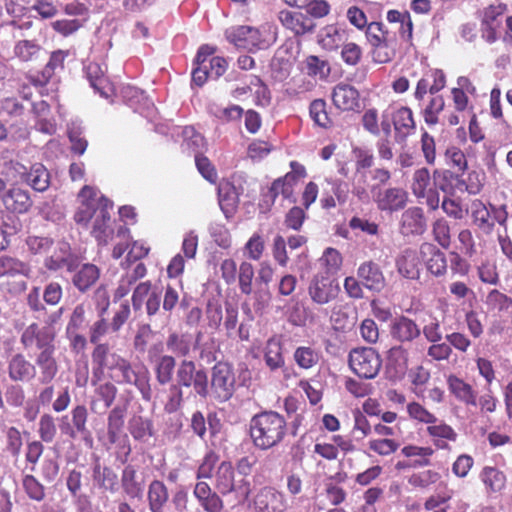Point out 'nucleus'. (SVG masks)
Instances as JSON below:
<instances>
[{"mask_svg":"<svg viewBox=\"0 0 512 512\" xmlns=\"http://www.w3.org/2000/svg\"><path fill=\"white\" fill-rule=\"evenodd\" d=\"M407 414L410 419L427 426L436 421V415L416 401L407 404Z\"/></svg>","mask_w":512,"mask_h":512,"instance_id":"nucleus-64","label":"nucleus"},{"mask_svg":"<svg viewBox=\"0 0 512 512\" xmlns=\"http://www.w3.org/2000/svg\"><path fill=\"white\" fill-rule=\"evenodd\" d=\"M389 332L391 338L401 345L413 343L421 336L419 324L405 315H398L391 320Z\"/></svg>","mask_w":512,"mask_h":512,"instance_id":"nucleus-16","label":"nucleus"},{"mask_svg":"<svg viewBox=\"0 0 512 512\" xmlns=\"http://www.w3.org/2000/svg\"><path fill=\"white\" fill-rule=\"evenodd\" d=\"M56 331L51 326H40L37 323L28 325L21 334L20 342L25 350H38V354L56 352Z\"/></svg>","mask_w":512,"mask_h":512,"instance_id":"nucleus-6","label":"nucleus"},{"mask_svg":"<svg viewBox=\"0 0 512 512\" xmlns=\"http://www.w3.org/2000/svg\"><path fill=\"white\" fill-rule=\"evenodd\" d=\"M249 433L255 447L268 450L283 441L287 434V423L279 413L263 411L251 418Z\"/></svg>","mask_w":512,"mask_h":512,"instance_id":"nucleus-2","label":"nucleus"},{"mask_svg":"<svg viewBox=\"0 0 512 512\" xmlns=\"http://www.w3.org/2000/svg\"><path fill=\"white\" fill-rule=\"evenodd\" d=\"M43 49L37 40L23 39L15 43L13 48L14 56L20 62H32L40 58Z\"/></svg>","mask_w":512,"mask_h":512,"instance_id":"nucleus-49","label":"nucleus"},{"mask_svg":"<svg viewBox=\"0 0 512 512\" xmlns=\"http://www.w3.org/2000/svg\"><path fill=\"white\" fill-rule=\"evenodd\" d=\"M480 478L488 495L500 493L506 487V475L496 467L485 466L480 473Z\"/></svg>","mask_w":512,"mask_h":512,"instance_id":"nucleus-44","label":"nucleus"},{"mask_svg":"<svg viewBox=\"0 0 512 512\" xmlns=\"http://www.w3.org/2000/svg\"><path fill=\"white\" fill-rule=\"evenodd\" d=\"M193 496L205 512H222L225 508L221 495L205 481L195 484Z\"/></svg>","mask_w":512,"mask_h":512,"instance_id":"nucleus-23","label":"nucleus"},{"mask_svg":"<svg viewBox=\"0 0 512 512\" xmlns=\"http://www.w3.org/2000/svg\"><path fill=\"white\" fill-rule=\"evenodd\" d=\"M339 291L337 280L328 273L318 272L308 285V294L312 302L318 305H325L335 300Z\"/></svg>","mask_w":512,"mask_h":512,"instance_id":"nucleus-11","label":"nucleus"},{"mask_svg":"<svg viewBox=\"0 0 512 512\" xmlns=\"http://www.w3.org/2000/svg\"><path fill=\"white\" fill-rule=\"evenodd\" d=\"M100 270L94 264H84L77 270L73 277V285L82 293L88 291L99 279Z\"/></svg>","mask_w":512,"mask_h":512,"instance_id":"nucleus-45","label":"nucleus"},{"mask_svg":"<svg viewBox=\"0 0 512 512\" xmlns=\"http://www.w3.org/2000/svg\"><path fill=\"white\" fill-rule=\"evenodd\" d=\"M254 276L253 265L247 261L241 262L238 269V285L242 294L250 295L252 293Z\"/></svg>","mask_w":512,"mask_h":512,"instance_id":"nucleus-62","label":"nucleus"},{"mask_svg":"<svg viewBox=\"0 0 512 512\" xmlns=\"http://www.w3.org/2000/svg\"><path fill=\"white\" fill-rule=\"evenodd\" d=\"M357 277L364 287L380 292L385 287V277L380 266L372 260L360 264Z\"/></svg>","mask_w":512,"mask_h":512,"instance_id":"nucleus-28","label":"nucleus"},{"mask_svg":"<svg viewBox=\"0 0 512 512\" xmlns=\"http://www.w3.org/2000/svg\"><path fill=\"white\" fill-rule=\"evenodd\" d=\"M507 12L508 5L504 2L489 4L478 12L480 34L485 43L491 45L499 40L502 19Z\"/></svg>","mask_w":512,"mask_h":512,"instance_id":"nucleus-8","label":"nucleus"},{"mask_svg":"<svg viewBox=\"0 0 512 512\" xmlns=\"http://www.w3.org/2000/svg\"><path fill=\"white\" fill-rule=\"evenodd\" d=\"M344 30L339 29L335 25H328L319 36L320 46L327 51L337 50L343 43Z\"/></svg>","mask_w":512,"mask_h":512,"instance_id":"nucleus-53","label":"nucleus"},{"mask_svg":"<svg viewBox=\"0 0 512 512\" xmlns=\"http://www.w3.org/2000/svg\"><path fill=\"white\" fill-rule=\"evenodd\" d=\"M432 235L443 249H448L451 245V228L445 218H438L432 224Z\"/></svg>","mask_w":512,"mask_h":512,"instance_id":"nucleus-59","label":"nucleus"},{"mask_svg":"<svg viewBox=\"0 0 512 512\" xmlns=\"http://www.w3.org/2000/svg\"><path fill=\"white\" fill-rule=\"evenodd\" d=\"M264 361L270 371L284 367L283 346L279 338L273 336L267 340L264 347Z\"/></svg>","mask_w":512,"mask_h":512,"instance_id":"nucleus-46","label":"nucleus"},{"mask_svg":"<svg viewBox=\"0 0 512 512\" xmlns=\"http://www.w3.org/2000/svg\"><path fill=\"white\" fill-rule=\"evenodd\" d=\"M309 115L314 124L318 127L329 129L333 126V119L328 111V106L324 99H314L310 103Z\"/></svg>","mask_w":512,"mask_h":512,"instance_id":"nucleus-50","label":"nucleus"},{"mask_svg":"<svg viewBox=\"0 0 512 512\" xmlns=\"http://www.w3.org/2000/svg\"><path fill=\"white\" fill-rule=\"evenodd\" d=\"M35 363L40 369L39 382L41 384H50L59 372L55 352L37 354Z\"/></svg>","mask_w":512,"mask_h":512,"instance_id":"nucleus-47","label":"nucleus"},{"mask_svg":"<svg viewBox=\"0 0 512 512\" xmlns=\"http://www.w3.org/2000/svg\"><path fill=\"white\" fill-rule=\"evenodd\" d=\"M214 488L221 496L233 494L239 503L247 501L251 495V482L238 477L230 461H222L215 472Z\"/></svg>","mask_w":512,"mask_h":512,"instance_id":"nucleus-3","label":"nucleus"},{"mask_svg":"<svg viewBox=\"0 0 512 512\" xmlns=\"http://www.w3.org/2000/svg\"><path fill=\"white\" fill-rule=\"evenodd\" d=\"M445 100L443 96L432 97L423 110V118L426 124L434 126L439 122V114L444 110Z\"/></svg>","mask_w":512,"mask_h":512,"instance_id":"nucleus-63","label":"nucleus"},{"mask_svg":"<svg viewBox=\"0 0 512 512\" xmlns=\"http://www.w3.org/2000/svg\"><path fill=\"white\" fill-rule=\"evenodd\" d=\"M391 120L397 142L405 141L416 130V122L412 110L407 106H401L393 111Z\"/></svg>","mask_w":512,"mask_h":512,"instance_id":"nucleus-25","label":"nucleus"},{"mask_svg":"<svg viewBox=\"0 0 512 512\" xmlns=\"http://www.w3.org/2000/svg\"><path fill=\"white\" fill-rule=\"evenodd\" d=\"M255 509L258 512H284L287 509L285 495L273 487H264L256 495Z\"/></svg>","mask_w":512,"mask_h":512,"instance_id":"nucleus-22","label":"nucleus"},{"mask_svg":"<svg viewBox=\"0 0 512 512\" xmlns=\"http://www.w3.org/2000/svg\"><path fill=\"white\" fill-rule=\"evenodd\" d=\"M91 361L94 375L109 373L111 379L120 384H136L138 375L131 363L112 351L109 343L95 345L91 352Z\"/></svg>","mask_w":512,"mask_h":512,"instance_id":"nucleus-1","label":"nucleus"},{"mask_svg":"<svg viewBox=\"0 0 512 512\" xmlns=\"http://www.w3.org/2000/svg\"><path fill=\"white\" fill-rule=\"evenodd\" d=\"M235 381L234 369L230 363L219 361L212 367L211 389L218 401L225 402L232 397Z\"/></svg>","mask_w":512,"mask_h":512,"instance_id":"nucleus-10","label":"nucleus"},{"mask_svg":"<svg viewBox=\"0 0 512 512\" xmlns=\"http://www.w3.org/2000/svg\"><path fill=\"white\" fill-rule=\"evenodd\" d=\"M333 105L342 112L356 111L360 108V93L352 85L338 83L331 94Z\"/></svg>","mask_w":512,"mask_h":512,"instance_id":"nucleus-20","label":"nucleus"},{"mask_svg":"<svg viewBox=\"0 0 512 512\" xmlns=\"http://www.w3.org/2000/svg\"><path fill=\"white\" fill-rule=\"evenodd\" d=\"M166 346L169 351L179 357H186L191 351V340L185 334L176 332L169 334L166 340Z\"/></svg>","mask_w":512,"mask_h":512,"instance_id":"nucleus-57","label":"nucleus"},{"mask_svg":"<svg viewBox=\"0 0 512 512\" xmlns=\"http://www.w3.org/2000/svg\"><path fill=\"white\" fill-rule=\"evenodd\" d=\"M127 407L123 405L115 406L107 417V437L110 444H116L118 447V457L125 463L131 454V445L126 434L122 435Z\"/></svg>","mask_w":512,"mask_h":512,"instance_id":"nucleus-5","label":"nucleus"},{"mask_svg":"<svg viewBox=\"0 0 512 512\" xmlns=\"http://www.w3.org/2000/svg\"><path fill=\"white\" fill-rule=\"evenodd\" d=\"M408 200L407 192L398 187H392L379 191L374 198L377 208L380 211L396 212L406 206Z\"/></svg>","mask_w":512,"mask_h":512,"instance_id":"nucleus-26","label":"nucleus"},{"mask_svg":"<svg viewBox=\"0 0 512 512\" xmlns=\"http://www.w3.org/2000/svg\"><path fill=\"white\" fill-rule=\"evenodd\" d=\"M214 52L215 49L208 45L199 48L195 59L196 67L192 71V82L195 85L201 87L211 78L208 71L207 57H210Z\"/></svg>","mask_w":512,"mask_h":512,"instance_id":"nucleus-43","label":"nucleus"},{"mask_svg":"<svg viewBox=\"0 0 512 512\" xmlns=\"http://www.w3.org/2000/svg\"><path fill=\"white\" fill-rule=\"evenodd\" d=\"M304 65L307 75L319 78L320 80H326L331 73L329 62L316 55L307 56Z\"/></svg>","mask_w":512,"mask_h":512,"instance_id":"nucleus-54","label":"nucleus"},{"mask_svg":"<svg viewBox=\"0 0 512 512\" xmlns=\"http://www.w3.org/2000/svg\"><path fill=\"white\" fill-rule=\"evenodd\" d=\"M44 266L49 271H58L64 267L69 272L74 271L77 267V259L72 253L70 244L66 241L57 242L53 253L45 259Z\"/></svg>","mask_w":512,"mask_h":512,"instance_id":"nucleus-19","label":"nucleus"},{"mask_svg":"<svg viewBox=\"0 0 512 512\" xmlns=\"http://www.w3.org/2000/svg\"><path fill=\"white\" fill-rule=\"evenodd\" d=\"M470 213L473 224L485 233H491L494 229V220L491 210L480 199H474L470 203Z\"/></svg>","mask_w":512,"mask_h":512,"instance_id":"nucleus-40","label":"nucleus"},{"mask_svg":"<svg viewBox=\"0 0 512 512\" xmlns=\"http://www.w3.org/2000/svg\"><path fill=\"white\" fill-rule=\"evenodd\" d=\"M348 364L359 378L374 379L382 367V359L374 348L359 347L350 351Z\"/></svg>","mask_w":512,"mask_h":512,"instance_id":"nucleus-7","label":"nucleus"},{"mask_svg":"<svg viewBox=\"0 0 512 512\" xmlns=\"http://www.w3.org/2000/svg\"><path fill=\"white\" fill-rule=\"evenodd\" d=\"M68 52L63 50L53 51L49 61L37 75H29V81L35 87H44L55 75L57 71L64 69V61Z\"/></svg>","mask_w":512,"mask_h":512,"instance_id":"nucleus-29","label":"nucleus"},{"mask_svg":"<svg viewBox=\"0 0 512 512\" xmlns=\"http://www.w3.org/2000/svg\"><path fill=\"white\" fill-rule=\"evenodd\" d=\"M421 262L420 250L405 249L396 260L397 271L407 279H418Z\"/></svg>","mask_w":512,"mask_h":512,"instance_id":"nucleus-37","label":"nucleus"},{"mask_svg":"<svg viewBox=\"0 0 512 512\" xmlns=\"http://www.w3.org/2000/svg\"><path fill=\"white\" fill-rule=\"evenodd\" d=\"M92 478L94 483L104 492L115 493L117 491L118 476L109 466H102L97 462L93 466Z\"/></svg>","mask_w":512,"mask_h":512,"instance_id":"nucleus-42","label":"nucleus"},{"mask_svg":"<svg viewBox=\"0 0 512 512\" xmlns=\"http://www.w3.org/2000/svg\"><path fill=\"white\" fill-rule=\"evenodd\" d=\"M122 267L125 273L119 280L118 287L115 295L119 298L126 296L132 288L137 285V282L147 275V267L143 262H138L136 265L131 266V263L123 262Z\"/></svg>","mask_w":512,"mask_h":512,"instance_id":"nucleus-30","label":"nucleus"},{"mask_svg":"<svg viewBox=\"0 0 512 512\" xmlns=\"http://www.w3.org/2000/svg\"><path fill=\"white\" fill-rule=\"evenodd\" d=\"M8 374L15 382H28L35 377V366L26 357L17 353L8 362Z\"/></svg>","mask_w":512,"mask_h":512,"instance_id":"nucleus-36","label":"nucleus"},{"mask_svg":"<svg viewBox=\"0 0 512 512\" xmlns=\"http://www.w3.org/2000/svg\"><path fill=\"white\" fill-rule=\"evenodd\" d=\"M447 386L450 394L467 407H477V391L473 386L457 375L447 377Z\"/></svg>","mask_w":512,"mask_h":512,"instance_id":"nucleus-27","label":"nucleus"},{"mask_svg":"<svg viewBox=\"0 0 512 512\" xmlns=\"http://www.w3.org/2000/svg\"><path fill=\"white\" fill-rule=\"evenodd\" d=\"M29 271V266L16 257L9 255H2L0 257V278L27 275Z\"/></svg>","mask_w":512,"mask_h":512,"instance_id":"nucleus-52","label":"nucleus"},{"mask_svg":"<svg viewBox=\"0 0 512 512\" xmlns=\"http://www.w3.org/2000/svg\"><path fill=\"white\" fill-rule=\"evenodd\" d=\"M5 208L16 214L27 213L33 205V201L27 190L20 187H11L2 197Z\"/></svg>","mask_w":512,"mask_h":512,"instance_id":"nucleus-33","label":"nucleus"},{"mask_svg":"<svg viewBox=\"0 0 512 512\" xmlns=\"http://www.w3.org/2000/svg\"><path fill=\"white\" fill-rule=\"evenodd\" d=\"M227 38L238 48L248 51L268 48L276 40L275 33L248 25L233 28Z\"/></svg>","mask_w":512,"mask_h":512,"instance_id":"nucleus-4","label":"nucleus"},{"mask_svg":"<svg viewBox=\"0 0 512 512\" xmlns=\"http://www.w3.org/2000/svg\"><path fill=\"white\" fill-rule=\"evenodd\" d=\"M430 171L426 167L416 169L412 175L411 190L413 195L420 199L427 195V191L431 190Z\"/></svg>","mask_w":512,"mask_h":512,"instance_id":"nucleus-55","label":"nucleus"},{"mask_svg":"<svg viewBox=\"0 0 512 512\" xmlns=\"http://www.w3.org/2000/svg\"><path fill=\"white\" fill-rule=\"evenodd\" d=\"M120 481L122 490L129 499H142L145 479L134 465L128 464L123 468Z\"/></svg>","mask_w":512,"mask_h":512,"instance_id":"nucleus-24","label":"nucleus"},{"mask_svg":"<svg viewBox=\"0 0 512 512\" xmlns=\"http://www.w3.org/2000/svg\"><path fill=\"white\" fill-rule=\"evenodd\" d=\"M280 195L283 197V199L288 200L291 203L296 202L295 188L282 177H278L271 183L268 194L265 196L269 198V200H264L267 209L271 208L277 197Z\"/></svg>","mask_w":512,"mask_h":512,"instance_id":"nucleus-48","label":"nucleus"},{"mask_svg":"<svg viewBox=\"0 0 512 512\" xmlns=\"http://www.w3.org/2000/svg\"><path fill=\"white\" fill-rule=\"evenodd\" d=\"M408 351L403 345L391 347L387 352L386 371L390 378H401L407 369Z\"/></svg>","mask_w":512,"mask_h":512,"instance_id":"nucleus-38","label":"nucleus"},{"mask_svg":"<svg viewBox=\"0 0 512 512\" xmlns=\"http://www.w3.org/2000/svg\"><path fill=\"white\" fill-rule=\"evenodd\" d=\"M38 435L41 441L51 443L57 435V426L55 417L50 413L41 415L38 422Z\"/></svg>","mask_w":512,"mask_h":512,"instance_id":"nucleus-60","label":"nucleus"},{"mask_svg":"<svg viewBox=\"0 0 512 512\" xmlns=\"http://www.w3.org/2000/svg\"><path fill=\"white\" fill-rule=\"evenodd\" d=\"M98 190L94 186L85 185L81 188L78 198L80 199V205L78 206L75 214L74 221L78 225L87 227L93 216L96 217L99 212V206L97 201Z\"/></svg>","mask_w":512,"mask_h":512,"instance_id":"nucleus-15","label":"nucleus"},{"mask_svg":"<svg viewBox=\"0 0 512 512\" xmlns=\"http://www.w3.org/2000/svg\"><path fill=\"white\" fill-rule=\"evenodd\" d=\"M21 181L32 187L35 191L44 192L50 185V173L42 163H34L26 168L20 163L14 164Z\"/></svg>","mask_w":512,"mask_h":512,"instance_id":"nucleus-17","label":"nucleus"},{"mask_svg":"<svg viewBox=\"0 0 512 512\" xmlns=\"http://www.w3.org/2000/svg\"><path fill=\"white\" fill-rule=\"evenodd\" d=\"M87 78L93 89L105 99H111L115 95V86L105 75L101 66L97 63H90L87 68Z\"/></svg>","mask_w":512,"mask_h":512,"instance_id":"nucleus-31","label":"nucleus"},{"mask_svg":"<svg viewBox=\"0 0 512 512\" xmlns=\"http://www.w3.org/2000/svg\"><path fill=\"white\" fill-rule=\"evenodd\" d=\"M99 212L93 223L91 234L99 245H107L114 236V220L111 218L109 210L113 208V203L107 197L101 195L97 201Z\"/></svg>","mask_w":512,"mask_h":512,"instance_id":"nucleus-12","label":"nucleus"},{"mask_svg":"<svg viewBox=\"0 0 512 512\" xmlns=\"http://www.w3.org/2000/svg\"><path fill=\"white\" fill-rule=\"evenodd\" d=\"M153 284L150 280L139 282L134 286L131 297L132 306L135 311L140 310L145 303L146 312L149 317L156 315L160 311L161 296L152 290Z\"/></svg>","mask_w":512,"mask_h":512,"instance_id":"nucleus-14","label":"nucleus"},{"mask_svg":"<svg viewBox=\"0 0 512 512\" xmlns=\"http://www.w3.org/2000/svg\"><path fill=\"white\" fill-rule=\"evenodd\" d=\"M294 360L302 369H310L315 366L320 359L319 353L308 346H300L294 352Z\"/></svg>","mask_w":512,"mask_h":512,"instance_id":"nucleus-61","label":"nucleus"},{"mask_svg":"<svg viewBox=\"0 0 512 512\" xmlns=\"http://www.w3.org/2000/svg\"><path fill=\"white\" fill-rule=\"evenodd\" d=\"M420 256L427 271L435 277H444L447 274V258L436 245L423 242L420 245Z\"/></svg>","mask_w":512,"mask_h":512,"instance_id":"nucleus-18","label":"nucleus"},{"mask_svg":"<svg viewBox=\"0 0 512 512\" xmlns=\"http://www.w3.org/2000/svg\"><path fill=\"white\" fill-rule=\"evenodd\" d=\"M402 233L406 235H422L427 229V219L421 207H410L401 215Z\"/></svg>","mask_w":512,"mask_h":512,"instance_id":"nucleus-32","label":"nucleus"},{"mask_svg":"<svg viewBox=\"0 0 512 512\" xmlns=\"http://www.w3.org/2000/svg\"><path fill=\"white\" fill-rule=\"evenodd\" d=\"M401 454L406 458L419 457L414 460L413 467H424L430 464V457L434 454V450L429 446L406 445L401 449Z\"/></svg>","mask_w":512,"mask_h":512,"instance_id":"nucleus-56","label":"nucleus"},{"mask_svg":"<svg viewBox=\"0 0 512 512\" xmlns=\"http://www.w3.org/2000/svg\"><path fill=\"white\" fill-rule=\"evenodd\" d=\"M426 432L432 439L434 446L438 449H448V443L455 442L458 436L452 426L443 420H439L437 417L434 423L427 426Z\"/></svg>","mask_w":512,"mask_h":512,"instance_id":"nucleus-35","label":"nucleus"},{"mask_svg":"<svg viewBox=\"0 0 512 512\" xmlns=\"http://www.w3.org/2000/svg\"><path fill=\"white\" fill-rule=\"evenodd\" d=\"M370 46L372 61L376 64L390 63L397 55V41L392 35Z\"/></svg>","mask_w":512,"mask_h":512,"instance_id":"nucleus-39","label":"nucleus"},{"mask_svg":"<svg viewBox=\"0 0 512 512\" xmlns=\"http://www.w3.org/2000/svg\"><path fill=\"white\" fill-rule=\"evenodd\" d=\"M400 447V443L393 438H372L368 441V449L379 456H390Z\"/></svg>","mask_w":512,"mask_h":512,"instance_id":"nucleus-58","label":"nucleus"},{"mask_svg":"<svg viewBox=\"0 0 512 512\" xmlns=\"http://www.w3.org/2000/svg\"><path fill=\"white\" fill-rule=\"evenodd\" d=\"M278 19L295 36L311 33L316 28V23L308 15L299 11L282 10L279 12Z\"/></svg>","mask_w":512,"mask_h":512,"instance_id":"nucleus-21","label":"nucleus"},{"mask_svg":"<svg viewBox=\"0 0 512 512\" xmlns=\"http://www.w3.org/2000/svg\"><path fill=\"white\" fill-rule=\"evenodd\" d=\"M168 499L169 493L166 485L160 480L151 481L147 491L150 512H164Z\"/></svg>","mask_w":512,"mask_h":512,"instance_id":"nucleus-41","label":"nucleus"},{"mask_svg":"<svg viewBox=\"0 0 512 512\" xmlns=\"http://www.w3.org/2000/svg\"><path fill=\"white\" fill-rule=\"evenodd\" d=\"M175 385L182 387H193L194 392L201 399H206L209 394V381L207 372L204 369H197L196 364L191 360H182L176 371Z\"/></svg>","mask_w":512,"mask_h":512,"instance_id":"nucleus-9","label":"nucleus"},{"mask_svg":"<svg viewBox=\"0 0 512 512\" xmlns=\"http://www.w3.org/2000/svg\"><path fill=\"white\" fill-rule=\"evenodd\" d=\"M71 423L67 422L68 416L61 417V432L71 439H75L78 435L87 442H92V435L87 427L88 409L83 404L75 405L71 412Z\"/></svg>","mask_w":512,"mask_h":512,"instance_id":"nucleus-13","label":"nucleus"},{"mask_svg":"<svg viewBox=\"0 0 512 512\" xmlns=\"http://www.w3.org/2000/svg\"><path fill=\"white\" fill-rule=\"evenodd\" d=\"M44 385L45 387L41 389L38 394L37 399L39 404L42 406H48L49 404H52V409L56 413L65 411L71 403L69 388L66 387L62 389L58 393L57 398L52 402L55 395V387L51 383Z\"/></svg>","mask_w":512,"mask_h":512,"instance_id":"nucleus-34","label":"nucleus"},{"mask_svg":"<svg viewBox=\"0 0 512 512\" xmlns=\"http://www.w3.org/2000/svg\"><path fill=\"white\" fill-rule=\"evenodd\" d=\"M176 360L172 355H161L155 361L154 371L157 382L166 385L173 379Z\"/></svg>","mask_w":512,"mask_h":512,"instance_id":"nucleus-51","label":"nucleus"}]
</instances>
